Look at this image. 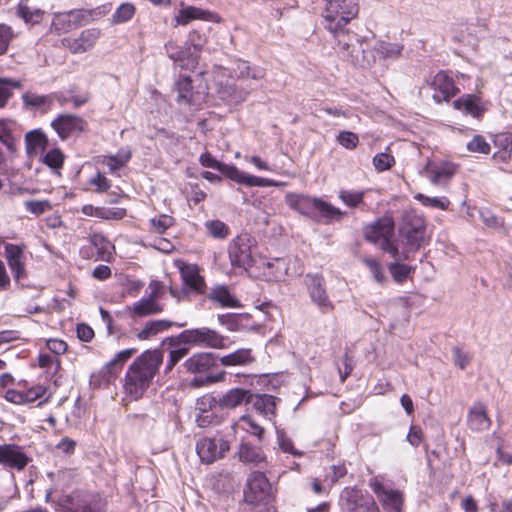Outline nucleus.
I'll list each match as a JSON object with an SVG mask.
<instances>
[{
	"label": "nucleus",
	"instance_id": "13",
	"mask_svg": "<svg viewBox=\"0 0 512 512\" xmlns=\"http://www.w3.org/2000/svg\"><path fill=\"white\" fill-rule=\"evenodd\" d=\"M51 126L58 136L65 140L72 135L85 131L87 122L78 115L60 114L51 122Z\"/></svg>",
	"mask_w": 512,
	"mask_h": 512
},
{
	"label": "nucleus",
	"instance_id": "22",
	"mask_svg": "<svg viewBox=\"0 0 512 512\" xmlns=\"http://www.w3.org/2000/svg\"><path fill=\"white\" fill-rule=\"evenodd\" d=\"M455 109L462 110L475 118H480L486 110L481 99L476 95L466 94L453 102Z\"/></svg>",
	"mask_w": 512,
	"mask_h": 512
},
{
	"label": "nucleus",
	"instance_id": "53",
	"mask_svg": "<svg viewBox=\"0 0 512 512\" xmlns=\"http://www.w3.org/2000/svg\"><path fill=\"white\" fill-rule=\"evenodd\" d=\"M90 244L97 249V260H104V254L107 252V249L110 247V242L101 234H92L89 237Z\"/></svg>",
	"mask_w": 512,
	"mask_h": 512
},
{
	"label": "nucleus",
	"instance_id": "19",
	"mask_svg": "<svg viewBox=\"0 0 512 512\" xmlns=\"http://www.w3.org/2000/svg\"><path fill=\"white\" fill-rule=\"evenodd\" d=\"M217 365V357L214 353H197L184 363L186 370L190 373H206Z\"/></svg>",
	"mask_w": 512,
	"mask_h": 512
},
{
	"label": "nucleus",
	"instance_id": "62",
	"mask_svg": "<svg viewBox=\"0 0 512 512\" xmlns=\"http://www.w3.org/2000/svg\"><path fill=\"white\" fill-rule=\"evenodd\" d=\"M363 263L368 267L376 282L382 283L385 280L382 267L377 260L373 258H364Z\"/></svg>",
	"mask_w": 512,
	"mask_h": 512
},
{
	"label": "nucleus",
	"instance_id": "61",
	"mask_svg": "<svg viewBox=\"0 0 512 512\" xmlns=\"http://www.w3.org/2000/svg\"><path fill=\"white\" fill-rule=\"evenodd\" d=\"M189 349L187 347H181L170 351L169 360L167 361L165 373H169L173 367L187 354Z\"/></svg>",
	"mask_w": 512,
	"mask_h": 512
},
{
	"label": "nucleus",
	"instance_id": "48",
	"mask_svg": "<svg viewBox=\"0 0 512 512\" xmlns=\"http://www.w3.org/2000/svg\"><path fill=\"white\" fill-rule=\"evenodd\" d=\"M221 173L239 184L247 185V182L249 181V174L240 171L233 165L224 164Z\"/></svg>",
	"mask_w": 512,
	"mask_h": 512
},
{
	"label": "nucleus",
	"instance_id": "4",
	"mask_svg": "<svg viewBox=\"0 0 512 512\" xmlns=\"http://www.w3.org/2000/svg\"><path fill=\"white\" fill-rule=\"evenodd\" d=\"M286 204L299 213L306 216H313L314 212H319L327 220H340L345 212L334 207L320 198L310 197L304 194L288 193L285 197Z\"/></svg>",
	"mask_w": 512,
	"mask_h": 512
},
{
	"label": "nucleus",
	"instance_id": "24",
	"mask_svg": "<svg viewBox=\"0 0 512 512\" xmlns=\"http://www.w3.org/2000/svg\"><path fill=\"white\" fill-rule=\"evenodd\" d=\"M6 257L8 265L16 281H20L25 276L24 264L22 262L23 251L19 246L6 244Z\"/></svg>",
	"mask_w": 512,
	"mask_h": 512
},
{
	"label": "nucleus",
	"instance_id": "42",
	"mask_svg": "<svg viewBox=\"0 0 512 512\" xmlns=\"http://www.w3.org/2000/svg\"><path fill=\"white\" fill-rule=\"evenodd\" d=\"M21 87L22 83L19 80L0 78V108L6 106L13 95V89H20Z\"/></svg>",
	"mask_w": 512,
	"mask_h": 512
},
{
	"label": "nucleus",
	"instance_id": "46",
	"mask_svg": "<svg viewBox=\"0 0 512 512\" xmlns=\"http://www.w3.org/2000/svg\"><path fill=\"white\" fill-rule=\"evenodd\" d=\"M135 6L131 3H122L112 16L113 24H120L129 21L135 14Z\"/></svg>",
	"mask_w": 512,
	"mask_h": 512
},
{
	"label": "nucleus",
	"instance_id": "34",
	"mask_svg": "<svg viewBox=\"0 0 512 512\" xmlns=\"http://www.w3.org/2000/svg\"><path fill=\"white\" fill-rule=\"evenodd\" d=\"M425 171L428 173L430 181L434 185L447 184L454 174V169L449 165L433 167L430 163L426 165Z\"/></svg>",
	"mask_w": 512,
	"mask_h": 512
},
{
	"label": "nucleus",
	"instance_id": "36",
	"mask_svg": "<svg viewBox=\"0 0 512 512\" xmlns=\"http://www.w3.org/2000/svg\"><path fill=\"white\" fill-rule=\"evenodd\" d=\"M253 360L250 349H238L220 358L224 366L244 365Z\"/></svg>",
	"mask_w": 512,
	"mask_h": 512
},
{
	"label": "nucleus",
	"instance_id": "29",
	"mask_svg": "<svg viewBox=\"0 0 512 512\" xmlns=\"http://www.w3.org/2000/svg\"><path fill=\"white\" fill-rule=\"evenodd\" d=\"M468 425L474 431H483L489 428L491 421L486 414V408L483 404H475L468 414Z\"/></svg>",
	"mask_w": 512,
	"mask_h": 512
},
{
	"label": "nucleus",
	"instance_id": "10",
	"mask_svg": "<svg viewBox=\"0 0 512 512\" xmlns=\"http://www.w3.org/2000/svg\"><path fill=\"white\" fill-rule=\"evenodd\" d=\"M251 246L252 239L248 234L237 236L228 248L231 264L245 270L251 267L254 263Z\"/></svg>",
	"mask_w": 512,
	"mask_h": 512
},
{
	"label": "nucleus",
	"instance_id": "27",
	"mask_svg": "<svg viewBox=\"0 0 512 512\" xmlns=\"http://www.w3.org/2000/svg\"><path fill=\"white\" fill-rule=\"evenodd\" d=\"M277 398L268 394H253V399L250 401L253 408L262 416L269 420L275 416Z\"/></svg>",
	"mask_w": 512,
	"mask_h": 512
},
{
	"label": "nucleus",
	"instance_id": "2",
	"mask_svg": "<svg viewBox=\"0 0 512 512\" xmlns=\"http://www.w3.org/2000/svg\"><path fill=\"white\" fill-rule=\"evenodd\" d=\"M399 233L404 240V259H409L410 253L418 251L429 240L426 221L415 210L403 212Z\"/></svg>",
	"mask_w": 512,
	"mask_h": 512
},
{
	"label": "nucleus",
	"instance_id": "9",
	"mask_svg": "<svg viewBox=\"0 0 512 512\" xmlns=\"http://www.w3.org/2000/svg\"><path fill=\"white\" fill-rule=\"evenodd\" d=\"M271 496V484L265 474L259 471L251 473L247 479V488L244 491L246 502L244 505L267 504Z\"/></svg>",
	"mask_w": 512,
	"mask_h": 512
},
{
	"label": "nucleus",
	"instance_id": "23",
	"mask_svg": "<svg viewBox=\"0 0 512 512\" xmlns=\"http://www.w3.org/2000/svg\"><path fill=\"white\" fill-rule=\"evenodd\" d=\"M163 309L162 304L147 297L141 298L139 301L133 303L131 307H128L131 318H141L159 314Z\"/></svg>",
	"mask_w": 512,
	"mask_h": 512
},
{
	"label": "nucleus",
	"instance_id": "59",
	"mask_svg": "<svg viewBox=\"0 0 512 512\" xmlns=\"http://www.w3.org/2000/svg\"><path fill=\"white\" fill-rule=\"evenodd\" d=\"M126 215L124 208H103L97 210V217L106 220H120Z\"/></svg>",
	"mask_w": 512,
	"mask_h": 512
},
{
	"label": "nucleus",
	"instance_id": "16",
	"mask_svg": "<svg viewBox=\"0 0 512 512\" xmlns=\"http://www.w3.org/2000/svg\"><path fill=\"white\" fill-rule=\"evenodd\" d=\"M101 34L98 28H89L83 30L77 38H64L62 44L72 53L79 54L91 50Z\"/></svg>",
	"mask_w": 512,
	"mask_h": 512
},
{
	"label": "nucleus",
	"instance_id": "54",
	"mask_svg": "<svg viewBox=\"0 0 512 512\" xmlns=\"http://www.w3.org/2000/svg\"><path fill=\"white\" fill-rule=\"evenodd\" d=\"M27 211L38 216L52 209L48 200H29L24 202Z\"/></svg>",
	"mask_w": 512,
	"mask_h": 512
},
{
	"label": "nucleus",
	"instance_id": "57",
	"mask_svg": "<svg viewBox=\"0 0 512 512\" xmlns=\"http://www.w3.org/2000/svg\"><path fill=\"white\" fill-rule=\"evenodd\" d=\"M206 227L208 232L215 238H225L229 233L228 226L220 220L208 221Z\"/></svg>",
	"mask_w": 512,
	"mask_h": 512
},
{
	"label": "nucleus",
	"instance_id": "17",
	"mask_svg": "<svg viewBox=\"0 0 512 512\" xmlns=\"http://www.w3.org/2000/svg\"><path fill=\"white\" fill-rule=\"evenodd\" d=\"M394 231V221L391 217H383L373 224L367 225L364 235L367 241L379 243L385 236H391Z\"/></svg>",
	"mask_w": 512,
	"mask_h": 512
},
{
	"label": "nucleus",
	"instance_id": "45",
	"mask_svg": "<svg viewBox=\"0 0 512 512\" xmlns=\"http://www.w3.org/2000/svg\"><path fill=\"white\" fill-rule=\"evenodd\" d=\"M52 28L58 33H66L72 29H75V25L72 21L70 11L67 13L57 14L52 21Z\"/></svg>",
	"mask_w": 512,
	"mask_h": 512
},
{
	"label": "nucleus",
	"instance_id": "8",
	"mask_svg": "<svg viewBox=\"0 0 512 512\" xmlns=\"http://www.w3.org/2000/svg\"><path fill=\"white\" fill-rule=\"evenodd\" d=\"M304 284L311 302L318 307L321 313L327 314L334 310L335 306L327 294L326 282L322 274H306Z\"/></svg>",
	"mask_w": 512,
	"mask_h": 512
},
{
	"label": "nucleus",
	"instance_id": "32",
	"mask_svg": "<svg viewBox=\"0 0 512 512\" xmlns=\"http://www.w3.org/2000/svg\"><path fill=\"white\" fill-rule=\"evenodd\" d=\"M368 497L361 490L345 488L341 494L342 506L347 512H356Z\"/></svg>",
	"mask_w": 512,
	"mask_h": 512
},
{
	"label": "nucleus",
	"instance_id": "38",
	"mask_svg": "<svg viewBox=\"0 0 512 512\" xmlns=\"http://www.w3.org/2000/svg\"><path fill=\"white\" fill-rule=\"evenodd\" d=\"M136 353V349L130 348L125 349L120 352H118L115 357L110 360L106 366L104 367L105 375L111 376L112 374H115L118 369H120L123 364L130 359L134 354Z\"/></svg>",
	"mask_w": 512,
	"mask_h": 512
},
{
	"label": "nucleus",
	"instance_id": "12",
	"mask_svg": "<svg viewBox=\"0 0 512 512\" xmlns=\"http://www.w3.org/2000/svg\"><path fill=\"white\" fill-rule=\"evenodd\" d=\"M369 486L386 512H402L403 495L400 491L386 487L377 478L371 479Z\"/></svg>",
	"mask_w": 512,
	"mask_h": 512
},
{
	"label": "nucleus",
	"instance_id": "21",
	"mask_svg": "<svg viewBox=\"0 0 512 512\" xmlns=\"http://www.w3.org/2000/svg\"><path fill=\"white\" fill-rule=\"evenodd\" d=\"M165 50L170 59L181 63V67L189 66V64L196 62L197 55L194 54L188 43L185 46H178L174 42H168L165 45Z\"/></svg>",
	"mask_w": 512,
	"mask_h": 512
},
{
	"label": "nucleus",
	"instance_id": "7",
	"mask_svg": "<svg viewBox=\"0 0 512 512\" xmlns=\"http://www.w3.org/2000/svg\"><path fill=\"white\" fill-rule=\"evenodd\" d=\"M56 504L62 512H100L103 507L99 495L81 491L62 495Z\"/></svg>",
	"mask_w": 512,
	"mask_h": 512
},
{
	"label": "nucleus",
	"instance_id": "58",
	"mask_svg": "<svg viewBox=\"0 0 512 512\" xmlns=\"http://www.w3.org/2000/svg\"><path fill=\"white\" fill-rule=\"evenodd\" d=\"M337 141L346 149H354L359 143L358 135L350 131H342L337 136Z\"/></svg>",
	"mask_w": 512,
	"mask_h": 512
},
{
	"label": "nucleus",
	"instance_id": "33",
	"mask_svg": "<svg viewBox=\"0 0 512 512\" xmlns=\"http://www.w3.org/2000/svg\"><path fill=\"white\" fill-rule=\"evenodd\" d=\"M232 72L238 78H251L259 80L264 78L265 70L259 66H251L247 61L238 60L235 62Z\"/></svg>",
	"mask_w": 512,
	"mask_h": 512
},
{
	"label": "nucleus",
	"instance_id": "39",
	"mask_svg": "<svg viewBox=\"0 0 512 512\" xmlns=\"http://www.w3.org/2000/svg\"><path fill=\"white\" fill-rule=\"evenodd\" d=\"M16 14L22 18L27 24H37L41 22L44 11L38 8H30L28 5L20 3L17 7Z\"/></svg>",
	"mask_w": 512,
	"mask_h": 512
},
{
	"label": "nucleus",
	"instance_id": "41",
	"mask_svg": "<svg viewBox=\"0 0 512 512\" xmlns=\"http://www.w3.org/2000/svg\"><path fill=\"white\" fill-rule=\"evenodd\" d=\"M234 427L241 428L258 439H261L264 433V428L250 415H242Z\"/></svg>",
	"mask_w": 512,
	"mask_h": 512
},
{
	"label": "nucleus",
	"instance_id": "28",
	"mask_svg": "<svg viewBox=\"0 0 512 512\" xmlns=\"http://www.w3.org/2000/svg\"><path fill=\"white\" fill-rule=\"evenodd\" d=\"M241 462L251 465H260L266 461V456L262 448L253 446L249 443H241L237 452Z\"/></svg>",
	"mask_w": 512,
	"mask_h": 512
},
{
	"label": "nucleus",
	"instance_id": "14",
	"mask_svg": "<svg viewBox=\"0 0 512 512\" xmlns=\"http://www.w3.org/2000/svg\"><path fill=\"white\" fill-rule=\"evenodd\" d=\"M23 448L15 444L0 445V465L6 470H23L29 463Z\"/></svg>",
	"mask_w": 512,
	"mask_h": 512
},
{
	"label": "nucleus",
	"instance_id": "15",
	"mask_svg": "<svg viewBox=\"0 0 512 512\" xmlns=\"http://www.w3.org/2000/svg\"><path fill=\"white\" fill-rule=\"evenodd\" d=\"M181 279L184 288L183 294L193 292L195 294H204L206 291V283L204 277L200 274V269L195 264L182 263L179 267Z\"/></svg>",
	"mask_w": 512,
	"mask_h": 512
},
{
	"label": "nucleus",
	"instance_id": "64",
	"mask_svg": "<svg viewBox=\"0 0 512 512\" xmlns=\"http://www.w3.org/2000/svg\"><path fill=\"white\" fill-rule=\"evenodd\" d=\"M150 223L156 233L162 234L167 228L173 225V218L168 215H161L157 219L152 218Z\"/></svg>",
	"mask_w": 512,
	"mask_h": 512
},
{
	"label": "nucleus",
	"instance_id": "18",
	"mask_svg": "<svg viewBox=\"0 0 512 512\" xmlns=\"http://www.w3.org/2000/svg\"><path fill=\"white\" fill-rule=\"evenodd\" d=\"M253 399V393L250 390L233 388L218 398L220 409H234L243 404H249Z\"/></svg>",
	"mask_w": 512,
	"mask_h": 512
},
{
	"label": "nucleus",
	"instance_id": "51",
	"mask_svg": "<svg viewBox=\"0 0 512 512\" xmlns=\"http://www.w3.org/2000/svg\"><path fill=\"white\" fill-rule=\"evenodd\" d=\"M389 271L396 282L402 283L409 277L412 268L405 264L394 262L389 265Z\"/></svg>",
	"mask_w": 512,
	"mask_h": 512
},
{
	"label": "nucleus",
	"instance_id": "56",
	"mask_svg": "<svg viewBox=\"0 0 512 512\" xmlns=\"http://www.w3.org/2000/svg\"><path fill=\"white\" fill-rule=\"evenodd\" d=\"M394 163V157L388 153H378L373 158V165L378 172L390 169Z\"/></svg>",
	"mask_w": 512,
	"mask_h": 512
},
{
	"label": "nucleus",
	"instance_id": "43",
	"mask_svg": "<svg viewBox=\"0 0 512 512\" xmlns=\"http://www.w3.org/2000/svg\"><path fill=\"white\" fill-rule=\"evenodd\" d=\"M192 81L190 77L183 76L176 82L177 103L178 104H190L192 97Z\"/></svg>",
	"mask_w": 512,
	"mask_h": 512
},
{
	"label": "nucleus",
	"instance_id": "52",
	"mask_svg": "<svg viewBox=\"0 0 512 512\" xmlns=\"http://www.w3.org/2000/svg\"><path fill=\"white\" fill-rule=\"evenodd\" d=\"M467 150L473 153L489 154L490 145L482 135H474L467 143Z\"/></svg>",
	"mask_w": 512,
	"mask_h": 512
},
{
	"label": "nucleus",
	"instance_id": "6",
	"mask_svg": "<svg viewBox=\"0 0 512 512\" xmlns=\"http://www.w3.org/2000/svg\"><path fill=\"white\" fill-rule=\"evenodd\" d=\"M170 345L191 344L215 349L224 347V337L207 327L187 329L175 337L167 338Z\"/></svg>",
	"mask_w": 512,
	"mask_h": 512
},
{
	"label": "nucleus",
	"instance_id": "3",
	"mask_svg": "<svg viewBox=\"0 0 512 512\" xmlns=\"http://www.w3.org/2000/svg\"><path fill=\"white\" fill-rule=\"evenodd\" d=\"M323 1L325 2L322 12L324 27L333 35L347 30L346 26L358 15V0Z\"/></svg>",
	"mask_w": 512,
	"mask_h": 512
},
{
	"label": "nucleus",
	"instance_id": "1",
	"mask_svg": "<svg viewBox=\"0 0 512 512\" xmlns=\"http://www.w3.org/2000/svg\"><path fill=\"white\" fill-rule=\"evenodd\" d=\"M163 362V351L159 349L146 350L130 365L125 376L124 389L132 399L141 398Z\"/></svg>",
	"mask_w": 512,
	"mask_h": 512
},
{
	"label": "nucleus",
	"instance_id": "47",
	"mask_svg": "<svg viewBox=\"0 0 512 512\" xmlns=\"http://www.w3.org/2000/svg\"><path fill=\"white\" fill-rule=\"evenodd\" d=\"M42 161L51 169L59 170L64 163V154L60 149L54 148L43 155Z\"/></svg>",
	"mask_w": 512,
	"mask_h": 512
},
{
	"label": "nucleus",
	"instance_id": "49",
	"mask_svg": "<svg viewBox=\"0 0 512 512\" xmlns=\"http://www.w3.org/2000/svg\"><path fill=\"white\" fill-rule=\"evenodd\" d=\"M415 198L425 206L438 208L441 210H446L450 204V201L447 197H429L423 194H417Z\"/></svg>",
	"mask_w": 512,
	"mask_h": 512
},
{
	"label": "nucleus",
	"instance_id": "30",
	"mask_svg": "<svg viewBox=\"0 0 512 512\" xmlns=\"http://www.w3.org/2000/svg\"><path fill=\"white\" fill-rule=\"evenodd\" d=\"M218 93L229 104H239L246 100L249 91L235 83H226L221 85Z\"/></svg>",
	"mask_w": 512,
	"mask_h": 512
},
{
	"label": "nucleus",
	"instance_id": "60",
	"mask_svg": "<svg viewBox=\"0 0 512 512\" xmlns=\"http://www.w3.org/2000/svg\"><path fill=\"white\" fill-rule=\"evenodd\" d=\"M277 440L279 447L283 452L294 456H301V452L295 449L292 440L288 438L284 432L277 431Z\"/></svg>",
	"mask_w": 512,
	"mask_h": 512
},
{
	"label": "nucleus",
	"instance_id": "35",
	"mask_svg": "<svg viewBox=\"0 0 512 512\" xmlns=\"http://www.w3.org/2000/svg\"><path fill=\"white\" fill-rule=\"evenodd\" d=\"M225 418L224 412L221 409H214L206 412H199L196 415L195 422L197 426L206 428L209 426L219 425Z\"/></svg>",
	"mask_w": 512,
	"mask_h": 512
},
{
	"label": "nucleus",
	"instance_id": "40",
	"mask_svg": "<svg viewBox=\"0 0 512 512\" xmlns=\"http://www.w3.org/2000/svg\"><path fill=\"white\" fill-rule=\"evenodd\" d=\"M212 14L200 8L189 6L179 11L176 20L179 24L186 25L189 21L194 19H208Z\"/></svg>",
	"mask_w": 512,
	"mask_h": 512
},
{
	"label": "nucleus",
	"instance_id": "26",
	"mask_svg": "<svg viewBox=\"0 0 512 512\" xmlns=\"http://www.w3.org/2000/svg\"><path fill=\"white\" fill-rule=\"evenodd\" d=\"M208 299L224 308L241 307L240 301L235 298L224 285L214 286L207 295Z\"/></svg>",
	"mask_w": 512,
	"mask_h": 512
},
{
	"label": "nucleus",
	"instance_id": "20",
	"mask_svg": "<svg viewBox=\"0 0 512 512\" xmlns=\"http://www.w3.org/2000/svg\"><path fill=\"white\" fill-rule=\"evenodd\" d=\"M432 85L435 90L439 91V94L435 93L433 95L434 100L437 102H440L441 100H448L459 92V89L455 86L453 80L444 72L436 74Z\"/></svg>",
	"mask_w": 512,
	"mask_h": 512
},
{
	"label": "nucleus",
	"instance_id": "63",
	"mask_svg": "<svg viewBox=\"0 0 512 512\" xmlns=\"http://www.w3.org/2000/svg\"><path fill=\"white\" fill-rule=\"evenodd\" d=\"M14 34L10 26L0 24V55H3L10 44Z\"/></svg>",
	"mask_w": 512,
	"mask_h": 512
},
{
	"label": "nucleus",
	"instance_id": "37",
	"mask_svg": "<svg viewBox=\"0 0 512 512\" xmlns=\"http://www.w3.org/2000/svg\"><path fill=\"white\" fill-rule=\"evenodd\" d=\"M22 100L25 106L38 109H49L53 103L52 95H38L35 93L26 92L22 95Z\"/></svg>",
	"mask_w": 512,
	"mask_h": 512
},
{
	"label": "nucleus",
	"instance_id": "11",
	"mask_svg": "<svg viewBox=\"0 0 512 512\" xmlns=\"http://www.w3.org/2000/svg\"><path fill=\"white\" fill-rule=\"evenodd\" d=\"M230 450V445L223 438H202L197 441L196 451L203 463L211 464L222 459Z\"/></svg>",
	"mask_w": 512,
	"mask_h": 512
},
{
	"label": "nucleus",
	"instance_id": "25",
	"mask_svg": "<svg viewBox=\"0 0 512 512\" xmlns=\"http://www.w3.org/2000/svg\"><path fill=\"white\" fill-rule=\"evenodd\" d=\"M25 147L28 156H36L39 152H44L48 147L47 135L41 129L29 131L25 135Z\"/></svg>",
	"mask_w": 512,
	"mask_h": 512
},
{
	"label": "nucleus",
	"instance_id": "44",
	"mask_svg": "<svg viewBox=\"0 0 512 512\" xmlns=\"http://www.w3.org/2000/svg\"><path fill=\"white\" fill-rule=\"evenodd\" d=\"M364 195V191L341 190L339 192V198L343 201L344 204L351 208L365 205Z\"/></svg>",
	"mask_w": 512,
	"mask_h": 512
},
{
	"label": "nucleus",
	"instance_id": "5",
	"mask_svg": "<svg viewBox=\"0 0 512 512\" xmlns=\"http://www.w3.org/2000/svg\"><path fill=\"white\" fill-rule=\"evenodd\" d=\"M338 46L346 51L353 64L363 68L370 67L375 62V53L371 45L355 34H349L348 30L335 34Z\"/></svg>",
	"mask_w": 512,
	"mask_h": 512
},
{
	"label": "nucleus",
	"instance_id": "55",
	"mask_svg": "<svg viewBox=\"0 0 512 512\" xmlns=\"http://www.w3.org/2000/svg\"><path fill=\"white\" fill-rule=\"evenodd\" d=\"M214 409H220V403H218V398L212 395H204L197 399L196 402V410L199 412H206Z\"/></svg>",
	"mask_w": 512,
	"mask_h": 512
},
{
	"label": "nucleus",
	"instance_id": "31",
	"mask_svg": "<svg viewBox=\"0 0 512 512\" xmlns=\"http://www.w3.org/2000/svg\"><path fill=\"white\" fill-rule=\"evenodd\" d=\"M173 325L183 327L184 324H175L172 321L165 319L148 321L144 328L137 333V338L140 340H147L163 331L168 330Z\"/></svg>",
	"mask_w": 512,
	"mask_h": 512
},
{
	"label": "nucleus",
	"instance_id": "50",
	"mask_svg": "<svg viewBox=\"0 0 512 512\" xmlns=\"http://www.w3.org/2000/svg\"><path fill=\"white\" fill-rule=\"evenodd\" d=\"M402 48L403 46L397 43L379 42L373 50L383 57L393 58L400 54Z\"/></svg>",
	"mask_w": 512,
	"mask_h": 512
}]
</instances>
